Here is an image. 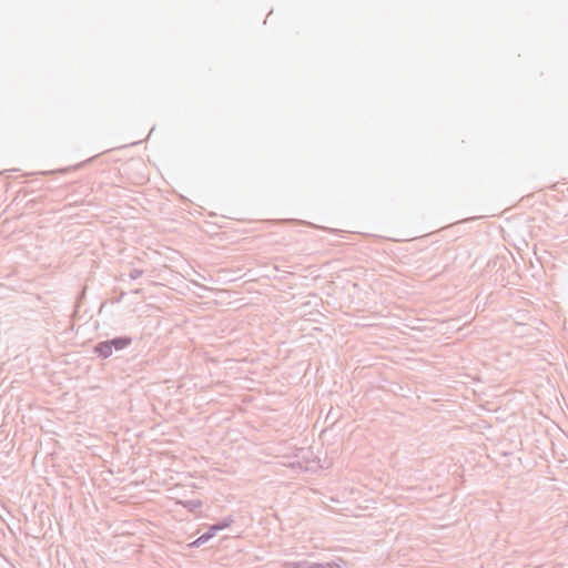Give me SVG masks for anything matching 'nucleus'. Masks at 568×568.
Returning <instances> with one entry per match:
<instances>
[{
  "instance_id": "nucleus-1",
  "label": "nucleus",
  "mask_w": 568,
  "mask_h": 568,
  "mask_svg": "<svg viewBox=\"0 0 568 568\" xmlns=\"http://www.w3.org/2000/svg\"><path fill=\"white\" fill-rule=\"evenodd\" d=\"M129 344H131V339L130 338H128V337H119V338H114L112 341H106V342L99 343L95 346L94 351L100 356L106 358V357L112 355L113 349H116V351L123 349Z\"/></svg>"
},
{
  "instance_id": "nucleus-2",
  "label": "nucleus",
  "mask_w": 568,
  "mask_h": 568,
  "mask_svg": "<svg viewBox=\"0 0 568 568\" xmlns=\"http://www.w3.org/2000/svg\"><path fill=\"white\" fill-rule=\"evenodd\" d=\"M313 453L308 448H301L296 455L297 460L292 463L293 468L301 471H314L317 467L315 459H312Z\"/></svg>"
},
{
  "instance_id": "nucleus-3",
  "label": "nucleus",
  "mask_w": 568,
  "mask_h": 568,
  "mask_svg": "<svg viewBox=\"0 0 568 568\" xmlns=\"http://www.w3.org/2000/svg\"><path fill=\"white\" fill-rule=\"evenodd\" d=\"M241 270L219 268L215 270V283L226 284L242 277Z\"/></svg>"
},
{
  "instance_id": "nucleus-4",
  "label": "nucleus",
  "mask_w": 568,
  "mask_h": 568,
  "mask_svg": "<svg viewBox=\"0 0 568 568\" xmlns=\"http://www.w3.org/2000/svg\"><path fill=\"white\" fill-rule=\"evenodd\" d=\"M283 568H341V564L336 562V561H332V562H325V564H320V562H308V561H296V562H293V561H286L283 564Z\"/></svg>"
},
{
  "instance_id": "nucleus-5",
  "label": "nucleus",
  "mask_w": 568,
  "mask_h": 568,
  "mask_svg": "<svg viewBox=\"0 0 568 568\" xmlns=\"http://www.w3.org/2000/svg\"><path fill=\"white\" fill-rule=\"evenodd\" d=\"M233 523V515H229L221 520H215V534L219 532L220 530L231 527Z\"/></svg>"
},
{
  "instance_id": "nucleus-6",
  "label": "nucleus",
  "mask_w": 568,
  "mask_h": 568,
  "mask_svg": "<svg viewBox=\"0 0 568 568\" xmlns=\"http://www.w3.org/2000/svg\"><path fill=\"white\" fill-rule=\"evenodd\" d=\"M224 293H225V291L219 290V288H215V291H214L215 297L221 295V294H224Z\"/></svg>"
},
{
  "instance_id": "nucleus-7",
  "label": "nucleus",
  "mask_w": 568,
  "mask_h": 568,
  "mask_svg": "<svg viewBox=\"0 0 568 568\" xmlns=\"http://www.w3.org/2000/svg\"><path fill=\"white\" fill-rule=\"evenodd\" d=\"M234 532H235V535L232 537V539H233V540H235L236 538H239V536H240L241 531H240V529H235V530H234Z\"/></svg>"
},
{
  "instance_id": "nucleus-8",
  "label": "nucleus",
  "mask_w": 568,
  "mask_h": 568,
  "mask_svg": "<svg viewBox=\"0 0 568 568\" xmlns=\"http://www.w3.org/2000/svg\"><path fill=\"white\" fill-rule=\"evenodd\" d=\"M221 347H222V344H216L215 343V345H214L215 351L220 349Z\"/></svg>"
},
{
  "instance_id": "nucleus-9",
  "label": "nucleus",
  "mask_w": 568,
  "mask_h": 568,
  "mask_svg": "<svg viewBox=\"0 0 568 568\" xmlns=\"http://www.w3.org/2000/svg\"><path fill=\"white\" fill-rule=\"evenodd\" d=\"M203 537L197 538V540L194 544H199L202 540Z\"/></svg>"
}]
</instances>
